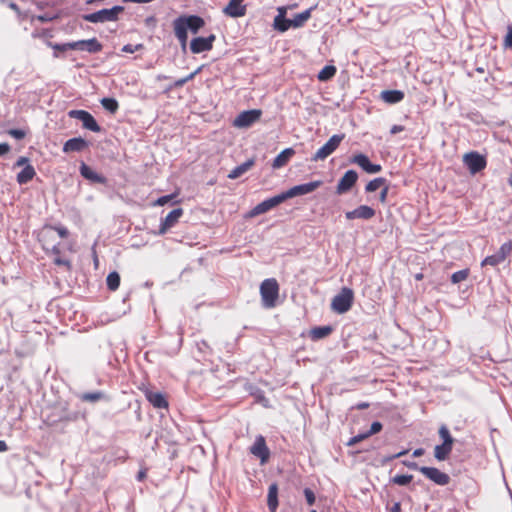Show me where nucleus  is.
<instances>
[{
  "instance_id": "obj_55",
  "label": "nucleus",
  "mask_w": 512,
  "mask_h": 512,
  "mask_svg": "<svg viewBox=\"0 0 512 512\" xmlns=\"http://www.w3.org/2000/svg\"><path fill=\"white\" fill-rule=\"evenodd\" d=\"M403 465H405L409 469L418 470V471L420 468L416 462H411V461H403Z\"/></svg>"
},
{
  "instance_id": "obj_51",
  "label": "nucleus",
  "mask_w": 512,
  "mask_h": 512,
  "mask_svg": "<svg viewBox=\"0 0 512 512\" xmlns=\"http://www.w3.org/2000/svg\"><path fill=\"white\" fill-rule=\"evenodd\" d=\"M504 45L512 49V24L508 27V32L504 38Z\"/></svg>"
},
{
  "instance_id": "obj_21",
  "label": "nucleus",
  "mask_w": 512,
  "mask_h": 512,
  "mask_svg": "<svg viewBox=\"0 0 512 512\" xmlns=\"http://www.w3.org/2000/svg\"><path fill=\"white\" fill-rule=\"evenodd\" d=\"M351 162L358 165L369 174L379 173L382 170L381 165L371 163L368 156L362 153L354 155Z\"/></svg>"
},
{
  "instance_id": "obj_7",
  "label": "nucleus",
  "mask_w": 512,
  "mask_h": 512,
  "mask_svg": "<svg viewBox=\"0 0 512 512\" xmlns=\"http://www.w3.org/2000/svg\"><path fill=\"white\" fill-rule=\"evenodd\" d=\"M512 253V241L509 240L501 245L499 250L490 256L485 257L482 262L481 266H492L495 267L499 265L500 263L504 262L506 258Z\"/></svg>"
},
{
  "instance_id": "obj_1",
  "label": "nucleus",
  "mask_w": 512,
  "mask_h": 512,
  "mask_svg": "<svg viewBox=\"0 0 512 512\" xmlns=\"http://www.w3.org/2000/svg\"><path fill=\"white\" fill-rule=\"evenodd\" d=\"M204 25L205 22L203 18L197 15L180 16L173 22L175 36L181 43L182 47L186 46L188 39V29L192 33H197Z\"/></svg>"
},
{
  "instance_id": "obj_57",
  "label": "nucleus",
  "mask_w": 512,
  "mask_h": 512,
  "mask_svg": "<svg viewBox=\"0 0 512 512\" xmlns=\"http://www.w3.org/2000/svg\"><path fill=\"white\" fill-rule=\"evenodd\" d=\"M201 68H197L194 72L190 73L189 75H187L186 77H184L185 79V82L187 83L188 81H191L195 78V76L200 72Z\"/></svg>"
},
{
  "instance_id": "obj_63",
  "label": "nucleus",
  "mask_w": 512,
  "mask_h": 512,
  "mask_svg": "<svg viewBox=\"0 0 512 512\" xmlns=\"http://www.w3.org/2000/svg\"><path fill=\"white\" fill-rule=\"evenodd\" d=\"M277 10H278V14L277 15H282V17L286 16V12H287V8L286 7H279Z\"/></svg>"
},
{
  "instance_id": "obj_5",
  "label": "nucleus",
  "mask_w": 512,
  "mask_h": 512,
  "mask_svg": "<svg viewBox=\"0 0 512 512\" xmlns=\"http://www.w3.org/2000/svg\"><path fill=\"white\" fill-rule=\"evenodd\" d=\"M38 239L42 245V248L46 252L59 254V241L57 240L55 230L51 225L45 226L41 229L38 235Z\"/></svg>"
},
{
  "instance_id": "obj_31",
  "label": "nucleus",
  "mask_w": 512,
  "mask_h": 512,
  "mask_svg": "<svg viewBox=\"0 0 512 512\" xmlns=\"http://www.w3.org/2000/svg\"><path fill=\"white\" fill-rule=\"evenodd\" d=\"M333 329L331 326H319L314 327L310 330V338L314 341L323 339L332 333Z\"/></svg>"
},
{
  "instance_id": "obj_11",
  "label": "nucleus",
  "mask_w": 512,
  "mask_h": 512,
  "mask_svg": "<svg viewBox=\"0 0 512 512\" xmlns=\"http://www.w3.org/2000/svg\"><path fill=\"white\" fill-rule=\"evenodd\" d=\"M282 202H284V200H283V197L281 194L271 197L269 199H266V200L262 201L261 203L257 204L253 209H251L246 214L245 217L253 218L258 215L264 214V213L270 211L271 209H273L274 207L278 206Z\"/></svg>"
},
{
  "instance_id": "obj_26",
  "label": "nucleus",
  "mask_w": 512,
  "mask_h": 512,
  "mask_svg": "<svg viewBox=\"0 0 512 512\" xmlns=\"http://www.w3.org/2000/svg\"><path fill=\"white\" fill-rule=\"evenodd\" d=\"M316 8L315 6H312L305 11L296 14L293 19H290L291 27L292 28H300L304 26V24L311 18L312 11Z\"/></svg>"
},
{
  "instance_id": "obj_12",
  "label": "nucleus",
  "mask_w": 512,
  "mask_h": 512,
  "mask_svg": "<svg viewBox=\"0 0 512 512\" xmlns=\"http://www.w3.org/2000/svg\"><path fill=\"white\" fill-rule=\"evenodd\" d=\"M69 116L71 118L80 120L85 129H88L93 132L101 131V127L96 122L94 117L89 112H87L85 110H71L69 112Z\"/></svg>"
},
{
  "instance_id": "obj_32",
  "label": "nucleus",
  "mask_w": 512,
  "mask_h": 512,
  "mask_svg": "<svg viewBox=\"0 0 512 512\" xmlns=\"http://www.w3.org/2000/svg\"><path fill=\"white\" fill-rule=\"evenodd\" d=\"M453 446L448 444H440L437 445L434 449V457L438 461H444L448 458L449 454L452 451Z\"/></svg>"
},
{
  "instance_id": "obj_45",
  "label": "nucleus",
  "mask_w": 512,
  "mask_h": 512,
  "mask_svg": "<svg viewBox=\"0 0 512 512\" xmlns=\"http://www.w3.org/2000/svg\"><path fill=\"white\" fill-rule=\"evenodd\" d=\"M101 392L85 393L82 396V400L89 402H96L102 398Z\"/></svg>"
},
{
  "instance_id": "obj_61",
  "label": "nucleus",
  "mask_w": 512,
  "mask_h": 512,
  "mask_svg": "<svg viewBox=\"0 0 512 512\" xmlns=\"http://www.w3.org/2000/svg\"><path fill=\"white\" fill-rule=\"evenodd\" d=\"M423 454H424V449H422V448H418V449L414 450V452H413L414 457H420Z\"/></svg>"
},
{
  "instance_id": "obj_38",
  "label": "nucleus",
  "mask_w": 512,
  "mask_h": 512,
  "mask_svg": "<svg viewBox=\"0 0 512 512\" xmlns=\"http://www.w3.org/2000/svg\"><path fill=\"white\" fill-rule=\"evenodd\" d=\"M439 436L440 438L442 439V443L443 444H448V445H452L454 444V439L453 437L451 436L450 432H449V429L445 426V425H442L440 428H439Z\"/></svg>"
},
{
  "instance_id": "obj_8",
  "label": "nucleus",
  "mask_w": 512,
  "mask_h": 512,
  "mask_svg": "<svg viewBox=\"0 0 512 512\" xmlns=\"http://www.w3.org/2000/svg\"><path fill=\"white\" fill-rule=\"evenodd\" d=\"M463 163L467 166L471 174L479 173L487 166L486 158L476 151L464 154Z\"/></svg>"
},
{
  "instance_id": "obj_64",
  "label": "nucleus",
  "mask_w": 512,
  "mask_h": 512,
  "mask_svg": "<svg viewBox=\"0 0 512 512\" xmlns=\"http://www.w3.org/2000/svg\"><path fill=\"white\" fill-rule=\"evenodd\" d=\"M415 279L418 280V281L422 280L423 279V274L422 273L416 274L415 275Z\"/></svg>"
},
{
  "instance_id": "obj_33",
  "label": "nucleus",
  "mask_w": 512,
  "mask_h": 512,
  "mask_svg": "<svg viewBox=\"0 0 512 512\" xmlns=\"http://www.w3.org/2000/svg\"><path fill=\"white\" fill-rule=\"evenodd\" d=\"M273 27L275 30L283 33L291 28L290 19L282 17V15H276L273 21Z\"/></svg>"
},
{
  "instance_id": "obj_54",
  "label": "nucleus",
  "mask_w": 512,
  "mask_h": 512,
  "mask_svg": "<svg viewBox=\"0 0 512 512\" xmlns=\"http://www.w3.org/2000/svg\"><path fill=\"white\" fill-rule=\"evenodd\" d=\"M10 151V145L7 143H0V156L7 154Z\"/></svg>"
},
{
  "instance_id": "obj_16",
  "label": "nucleus",
  "mask_w": 512,
  "mask_h": 512,
  "mask_svg": "<svg viewBox=\"0 0 512 512\" xmlns=\"http://www.w3.org/2000/svg\"><path fill=\"white\" fill-rule=\"evenodd\" d=\"M183 209L176 208L168 213V215L161 221L159 226V235H164L169 229L178 223L179 219L183 216Z\"/></svg>"
},
{
  "instance_id": "obj_10",
  "label": "nucleus",
  "mask_w": 512,
  "mask_h": 512,
  "mask_svg": "<svg viewBox=\"0 0 512 512\" xmlns=\"http://www.w3.org/2000/svg\"><path fill=\"white\" fill-rule=\"evenodd\" d=\"M250 453L260 460L261 464H266L270 459V450L266 444L265 437L258 435L253 445L249 448Z\"/></svg>"
},
{
  "instance_id": "obj_44",
  "label": "nucleus",
  "mask_w": 512,
  "mask_h": 512,
  "mask_svg": "<svg viewBox=\"0 0 512 512\" xmlns=\"http://www.w3.org/2000/svg\"><path fill=\"white\" fill-rule=\"evenodd\" d=\"M52 228H54L55 235L57 238L59 237L65 239L68 238L70 235L69 230L64 226H52Z\"/></svg>"
},
{
  "instance_id": "obj_2",
  "label": "nucleus",
  "mask_w": 512,
  "mask_h": 512,
  "mask_svg": "<svg viewBox=\"0 0 512 512\" xmlns=\"http://www.w3.org/2000/svg\"><path fill=\"white\" fill-rule=\"evenodd\" d=\"M262 305L265 308H274L279 298V284L275 278L265 279L260 285Z\"/></svg>"
},
{
  "instance_id": "obj_39",
  "label": "nucleus",
  "mask_w": 512,
  "mask_h": 512,
  "mask_svg": "<svg viewBox=\"0 0 512 512\" xmlns=\"http://www.w3.org/2000/svg\"><path fill=\"white\" fill-rule=\"evenodd\" d=\"M469 276V269L459 270L451 275V281L454 284L465 281Z\"/></svg>"
},
{
  "instance_id": "obj_62",
  "label": "nucleus",
  "mask_w": 512,
  "mask_h": 512,
  "mask_svg": "<svg viewBox=\"0 0 512 512\" xmlns=\"http://www.w3.org/2000/svg\"><path fill=\"white\" fill-rule=\"evenodd\" d=\"M8 450V445L5 441L0 440V452H5Z\"/></svg>"
},
{
  "instance_id": "obj_36",
  "label": "nucleus",
  "mask_w": 512,
  "mask_h": 512,
  "mask_svg": "<svg viewBox=\"0 0 512 512\" xmlns=\"http://www.w3.org/2000/svg\"><path fill=\"white\" fill-rule=\"evenodd\" d=\"M386 185V179L385 178H382V177H379V178H375L373 180H371L370 182L367 183V185L365 186V191L368 192V193H371V192H374L376 190H378L379 188L383 187Z\"/></svg>"
},
{
  "instance_id": "obj_13",
  "label": "nucleus",
  "mask_w": 512,
  "mask_h": 512,
  "mask_svg": "<svg viewBox=\"0 0 512 512\" xmlns=\"http://www.w3.org/2000/svg\"><path fill=\"white\" fill-rule=\"evenodd\" d=\"M419 472L437 485L444 486L450 482V476L435 467L422 466Z\"/></svg>"
},
{
  "instance_id": "obj_3",
  "label": "nucleus",
  "mask_w": 512,
  "mask_h": 512,
  "mask_svg": "<svg viewBox=\"0 0 512 512\" xmlns=\"http://www.w3.org/2000/svg\"><path fill=\"white\" fill-rule=\"evenodd\" d=\"M354 292L351 288L343 287L340 292L335 295L331 302V308L338 314H344L349 311L353 305Z\"/></svg>"
},
{
  "instance_id": "obj_46",
  "label": "nucleus",
  "mask_w": 512,
  "mask_h": 512,
  "mask_svg": "<svg viewBox=\"0 0 512 512\" xmlns=\"http://www.w3.org/2000/svg\"><path fill=\"white\" fill-rule=\"evenodd\" d=\"M48 45L54 50L59 52H65L67 50H71V47L69 46L70 43H64V44H58V43H48Z\"/></svg>"
},
{
  "instance_id": "obj_52",
  "label": "nucleus",
  "mask_w": 512,
  "mask_h": 512,
  "mask_svg": "<svg viewBox=\"0 0 512 512\" xmlns=\"http://www.w3.org/2000/svg\"><path fill=\"white\" fill-rule=\"evenodd\" d=\"M388 192H389V186L388 185H385L382 187V190L380 192V195H379V201L382 203V204H385L386 201H387V196H388Z\"/></svg>"
},
{
  "instance_id": "obj_48",
  "label": "nucleus",
  "mask_w": 512,
  "mask_h": 512,
  "mask_svg": "<svg viewBox=\"0 0 512 512\" xmlns=\"http://www.w3.org/2000/svg\"><path fill=\"white\" fill-rule=\"evenodd\" d=\"M382 424L378 421H375L371 424L370 430L367 431L368 436H372L374 434L379 433L382 430Z\"/></svg>"
},
{
  "instance_id": "obj_41",
  "label": "nucleus",
  "mask_w": 512,
  "mask_h": 512,
  "mask_svg": "<svg viewBox=\"0 0 512 512\" xmlns=\"http://www.w3.org/2000/svg\"><path fill=\"white\" fill-rule=\"evenodd\" d=\"M53 255H54L53 262H54L55 265H57V266H64V267H66V269L68 271H70L72 269V264H71L70 260L62 258L60 253L59 254H53Z\"/></svg>"
},
{
  "instance_id": "obj_49",
  "label": "nucleus",
  "mask_w": 512,
  "mask_h": 512,
  "mask_svg": "<svg viewBox=\"0 0 512 512\" xmlns=\"http://www.w3.org/2000/svg\"><path fill=\"white\" fill-rule=\"evenodd\" d=\"M8 134L18 140L23 139L26 135L25 131L21 129H10Z\"/></svg>"
},
{
  "instance_id": "obj_22",
  "label": "nucleus",
  "mask_w": 512,
  "mask_h": 512,
  "mask_svg": "<svg viewBox=\"0 0 512 512\" xmlns=\"http://www.w3.org/2000/svg\"><path fill=\"white\" fill-rule=\"evenodd\" d=\"M243 2L244 0H230L226 7L223 9V13L232 18L245 16L247 9Z\"/></svg>"
},
{
  "instance_id": "obj_19",
  "label": "nucleus",
  "mask_w": 512,
  "mask_h": 512,
  "mask_svg": "<svg viewBox=\"0 0 512 512\" xmlns=\"http://www.w3.org/2000/svg\"><path fill=\"white\" fill-rule=\"evenodd\" d=\"M69 46L71 50H82L89 53H98L102 50V44L96 38L70 42Z\"/></svg>"
},
{
  "instance_id": "obj_23",
  "label": "nucleus",
  "mask_w": 512,
  "mask_h": 512,
  "mask_svg": "<svg viewBox=\"0 0 512 512\" xmlns=\"http://www.w3.org/2000/svg\"><path fill=\"white\" fill-rule=\"evenodd\" d=\"M80 174L83 178L99 184H105L107 182L106 177L95 172L90 166L85 164L84 162L80 165Z\"/></svg>"
},
{
  "instance_id": "obj_58",
  "label": "nucleus",
  "mask_w": 512,
  "mask_h": 512,
  "mask_svg": "<svg viewBox=\"0 0 512 512\" xmlns=\"http://www.w3.org/2000/svg\"><path fill=\"white\" fill-rule=\"evenodd\" d=\"M27 164H29V159L27 157H20L15 165L25 167Z\"/></svg>"
},
{
  "instance_id": "obj_30",
  "label": "nucleus",
  "mask_w": 512,
  "mask_h": 512,
  "mask_svg": "<svg viewBox=\"0 0 512 512\" xmlns=\"http://www.w3.org/2000/svg\"><path fill=\"white\" fill-rule=\"evenodd\" d=\"M36 175L35 169L31 164H27L18 174L17 182L20 185L30 182Z\"/></svg>"
},
{
  "instance_id": "obj_37",
  "label": "nucleus",
  "mask_w": 512,
  "mask_h": 512,
  "mask_svg": "<svg viewBox=\"0 0 512 512\" xmlns=\"http://www.w3.org/2000/svg\"><path fill=\"white\" fill-rule=\"evenodd\" d=\"M101 105L111 113H115L119 108V104L114 98H103L101 100Z\"/></svg>"
},
{
  "instance_id": "obj_40",
  "label": "nucleus",
  "mask_w": 512,
  "mask_h": 512,
  "mask_svg": "<svg viewBox=\"0 0 512 512\" xmlns=\"http://www.w3.org/2000/svg\"><path fill=\"white\" fill-rule=\"evenodd\" d=\"M412 479V475H396L391 479V481L394 484L405 486L408 485L412 481Z\"/></svg>"
},
{
  "instance_id": "obj_56",
  "label": "nucleus",
  "mask_w": 512,
  "mask_h": 512,
  "mask_svg": "<svg viewBox=\"0 0 512 512\" xmlns=\"http://www.w3.org/2000/svg\"><path fill=\"white\" fill-rule=\"evenodd\" d=\"M402 131H404V126L402 125H393L390 129V133L393 135Z\"/></svg>"
},
{
  "instance_id": "obj_53",
  "label": "nucleus",
  "mask_w": 512,
  "mask_h": 512,
  "mask_svg": "<svg viewBox=\"0 0 512 512\" xmlns=\"http://www.w3.org/2000/svg\"><path fill=\"white\" fill-rule=\"evenodd\" d=\"M407 452H408V450H403V451H400L399 453L387 456V457H385L384 462H389V461H392V460H394L396 458H399V457L407 454Z\"/></svg>"
},
{
  "instance_id": "obj_25",
  "label": "nucleus",
  "mask_w": 512,
  "mask_h": 512,
  "mask_svg": "<svg viewBox=\"0 0 512 512\" xmlns=\"http://www.w3.org/2000/svg\"><path fill=\"white\" fill-rule=\"evenodd\" d=\"M294 154L295 151L293 148L284 149L275 157L272 163V167L274 169H278L285 166Z\"/></svg>"
},
{
  "instance_id": "obj_24",
  "label": "nucleus",
  "mask_w": 512,
  "mask_h": 512,
  "mask_svg": "<svg viewBox=\"0 0 512 512\" xmlns=\"http://www.w3.org/2000/svg\"><path fill=\"white\" fill-rule=\"evenodd\" d=\"M88 145V142L81 137L71 138L64 143L63 152H81L86 149Z\"/></svg>"
},
{
  "instance_id": "obj_29",
  "label": "nucleus",
  "mask_w": 512,
  "mask_h": 512,
  "mask_svg": "<svg viewBox=\"0 0 512 512\" xmlns=\"http://www.w3.org/2000/svg\"><path fill=\"white\" fill-rule=\"evenodd\" d=\"M404 92L400 90H385L381 92V98L387 103L395 104L404 99Z\"/></svg>"
},
{
  "instance_id": "obj_35",
  "label": "nucleus",
  "mask_w": 512,
  "mask_h": 512,
  "mask_svg": "<svg viewBox=\"0 0 512 512\" xmlns=\"http://www.w3.org/2000/svg\"><path fill=\"white\" fill-rule=\"evenodd\" d=\"M107 287L110 291H116L120 286V275L117 272H111L106 278Z\"/></svg>"
},
{
  "instance_id": "obj_14",
  "label": "nucleus",
  "mask_w": 512,
  "mask_h": 512,
  "mask_svg": "<svg viewBox=\"0 0 512 512\" xmlns=\"http://www.w3.org/2000/svg\"><path fill=\"white\" fill-rule=\"evenodd\" d=\"M358 180V174L355 170H348L338 181L336 193L342 195L352 189Z\"/></svg>"
},
{
  "instance_id": "obj_60",
  "label": "nucleus",
  "mask_w": 512,
  "mask_h": 512,
  "mask_svg": "<svg viewBox=\"0 0 512 512\" xmlns=\"http://www.w3.org/2000/svg\"><path fill=\"white\" fill-rule=\"evenodd\" d=\"M370 404L368 402H361V403H358L356 406H355V409L357 410H365L367 408H369Z\"/></svg>"
},
{
  "instance_id": "obj_27",
  "label": "nucleus",
  "mask_w": 512,
  "mask_h": 512,
  "mask_svg": "<svg viewBox=\"0 0 512 512\" xmlns=\"http://www.w3.org/2000/svg\"><path fill=\"white\" fill-rule=\"evenodd\" d=\"M254 165H255V160L253 158L248 159L241 165L232 169L230 171V173L228 174V178L229 179H237V178L241 177L244 173H246L248 170H250Z\"/></svg>"
},
{
  "instance_id": "obj_15",
  "label": "nucleus",
  "mask_w": 512,
  "mask_h": 512,
  "mask_svg": "<svg viewBox=\"0 0 512 512\" xmlns=\"http://www.w3.org/2000/svg\"><path fill=\"white\" fill-rule=\"evenodd\" d=\"M140 390L144 393L146 399L153 407L158 409L168 408L169 404L163 393L152 391L148 387H142Z\"/></svg>"
},
{
  "instance_id": "obj_47",
  "label": "nucleus",
  "mask_w": 512,
  "mask_h": 512,
  "mask_svg": "<svg viewBox=\"0 0 512 512\" xmlns=\"http://www.w3.org/2000/svg\"><path fill=\"white\" fill-rule=\"evenodd\" d=\"M368 437H369V436H368L367 432L362 433V434H358V435H356V436L352 437V438L347 442V445H348V446H353V445H355V444H357V443H359V442H361V441H363V440L367 439Z\"/></svg>"
},
{
  "instance_id": "obj_43",
  "label": "nucleus",
  "mask_w": 512,
  "mask_h": 512,
  "mask_svg": "<svg viewBox=\"0 0 512 512\" xmlns=\"http://www.w3.org/2000/svg\"><path fill=\"white\" fill-rule=\"evenodd\" d=\"M144 49V45L142 43L133 45V44H126L122 47L121 51L125 53H134L136 51H140Z\"/></svg>"
},
{
  "instance_id": "obj_34",
  "label": "nucleus",
  "mask_w": 512,
  "mask_h": 512,
  "mask_svg": "<svg viewBox=\"0 0 512 512\" xmlns=\"http://www.w3.org/2000/svg\"><path fill=\"white\" fill-rule=\"evenodd\" d=\"M337 72V69L333 65H326L322 68V70L318 73V80L319 81H328L332 77L335 76Z\"/></svg>"
},
{
  "instance_id": "obj_4",
  "label": "nucleus",
  "mask_w": 512,
  "mask_h": 512,
  "mask_svg": "<svg viewBox=\"0 0 512 512\" xmlns=\"http://www.w3.org/2000/svg\"><path fill=\"white\" fill-rule=\"evenodd\" d=\"M124 11L122 6H114L110 9H102L94 13L83 15V19L90 23H103L118 20V15Z\"/></svg>"
},
{
  "instance_id": "obj_20",
  "label": "nucleus",
  "mask_w": 512,
  "mask_h": 512,
  "mask_svg": "<svg viewBox=\"0 0 512 512\" xmlns=\"http://www.w3.org/2000/svg\"><path fill=\"white\" fill-rule=\"evenodd\" d=\"M215 41V35L211 34L210 36L204 37H196L192 39L190 43V50L194 54H199L205 51H209L213 47V42Z\"/></svg>"
},
{
  "instance_id": "obj_17",
  "label": "nucleus",
  "mask_w": 512,
  "mask_h": 512,
  "mask_svg": "<svg viewBox=\"0 0 512 512\" xmlns=\"http://www.w3.org/2000/svg\"><path fill=\"white\" fill-rule=\"evenodd\" d=\"M262 111L258 109L248 110L241 112L235 119V126L249 127L260 119Z\"/></svg>"
},
{
  "instance_id": "obj_50",
  "label": "nucleus",
  "mask_w": 512,
  "mask_h": 512,
  "mask_svg": "<svg viewBox=\"0 0 512 512\" xmlns=\"http://www.w3.org/2000/svg\"><path fill=\"white\" fill-rule=\"evenodd\" d=\"M304 495H305L306 501L309 505H313L315 503V499H316L315 494L311 489L305 488Z\"/></svg>"
},
{
  "instance_id": "obj_42",
  "label": "nucleus",
  "mask_w": 512,
  "mask_h": 512,
  "mask_svg": "<svg viewBox=\"0 0 512 512\" xmlns=\"http://www.w3.org/2000/svg\"><path fill=\"white\" fill-rule=\"evenodd\" d=\"M178 192H175V193H172L170 195H165V196H161L159 197L155 202H154V206H164L166 205L168 202H170L171 200H173L174 198H176L178 196Z\"/></svg>"
},
{
  "instance_id": "obj_6",
  "label": "nucleus",
  "mask_w": 512,
  "mask_h": 512,
  "mask_svg": "<svg viewBox=\"0 0 512 512\" xmlns=\"http://www.w3.org/2000/svg\"><path fill=\"white\" fill-rule=\"evenodd\" d=\"M344 138V133L331 136L329 140L316 151L311 160L314 162L325 160L337 150Z\"/></svg>"
},
{
  "instance_id": "obj_9",
  "label": "nucleus",
  "mask_w": 512,
  "mask_h": 512,
  "mask_svg": "<svg viewBox=\"0 0 512 512\" xmlns=\"http://www.w3.org/2000/svg\"><path fill=\"white\" fill-rule=\"evenodd\" d=\"M323 182L321 180L312 181L305 184H300L293 186L292 188L288 189L287 191L281 193L283 200H287L289 198H293L300 195L309 194L311 192H314L316 189H318Z\"/></svg>"
},
{
  "instance_id": "obj_18",
  "label": "nucleus",
  "mask_w": 512,
  "mask_h": 512,
  "mask_svg": "<svg viewBox=\"0 0 512 512\" xmlns=\"http://www.w3.org/2000/svg\"><path fill=\"white\" fill-rule=\"evenodd\" d=\"M376 215L375 209L368 205H360L354 210L347 211L345 213V218L347 220H355V219H362V220H370Z\"/></svg>"
},
{
  "instance_id": "obj_59",
  "label": "nucleus",
  "mask_w": 512,
  "mask_h": 512,
  "mask_svg": "<svg viewBox=\"0 0 512 512\" xmlns=\"http://www.w3.org/2000/svg\"><path fill=\"white\" fill-rule=\"evenodd\" d=\"M186 82H185V79L184 78H180L178 80H176L173 85L171 86V88H181L183 85H185Z\"/></svg>"
},
{
  "instance_id": "obj_28",
  "label": "nucleus",
  "mask_w": 512,
  "mask_h": 512,
  "mask_svg": "<svg viewBox=\"0 0 512 512\" xmlns=\"http://www.w3.org/2000/svg\"><path fill=\"white\" fill-rule=\"evenodd\" d=\"M267 505L271 512H276L278 508V486L276 483H273L269 486Z\"/></svg>"
}]
</instances>
